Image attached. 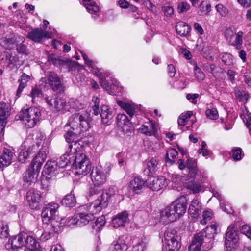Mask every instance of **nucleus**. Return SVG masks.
<instances>
[{
    "instance_id": "1",
    "label": "nucleus",
    "mask_w": 251,
    "mask_h": 251,
    "mask_svg": "<svg viewBox=\"0 0 251 251\" xmlns=\"http://www.w3.org/2000/svg\"><path fill=\"white\" fill-rule=\"evenodd\" d=\"M108 205V196L107 194H103L99 197L90 205H84L80 206L77 214V225L84 226L94 219V214L101 211L106 208Z\"/></svg>"
},
{
    "instance_id": "51",
    "label": "nucleus",
    "mask_w": 251,
    "mask_h": 251,
    "mask_svg": "<svg viewBox=\"0 0 251 251\" xmlns=\"http://www.w3.org/2000/svg\"><path fill=\"white\" fill-rule=\"evenodd\" d=\"M243 113L241 114L240 117L245 124H251V114L248 112L245 106L242 108Z\"/></svg>"
},
{
    "instance_id": "48",
    "label": "nucleus",
    "mask_w": 251,
    "mask_h": 251,
    "mask_svg": "<svg viewBox=\"0 0 251 251\" xmlns=\"http://www.w3.org/2000/svg\"><path fill=\"white\" fill-rule=\"evenodd\" d=\"M69 156H70V155H68V154L66 152V153L60 156L58 161H57L59 165V168H64L67 166L68 163L70 159V158H68Z\"/></svg>"
},
{
    "instance_id": "50",
    "label": "nucleus",
    "mask_w": 251,
    "mask_h": 251,
    "mask_svg": "<svg viewBox=\"0 0 251 251\" xmlns=\"http://www.w3.org/2000/svg\"><path fill=\"white\" fill-rule=\"evenodd\" d=\"M31 96L32 97V101L35 102V101H38L39 98H41L43 96L42 92L37 88H34L32 90L31 93Z\"/></svg>"
},
{
    "instance_id": "41",
    "label": "nucleus",
    "mask_w": 251,
    "mask_h": 251,
    "mask_svg": "<svg viewBox=\"0 0 251 251\" xmlns=\"http://www.w3.org/2000/svg\"><path fill=\"white\" fill-rule=\"evenodd\" d=\"M192 115L193 112L191 111L181 113L177 120L178 125L180 126H184Z\"/></svg>"
},
{
    "instance_id": "14",
    "label": "nucleus",
    "mask_w": 251,
    "mask_h": 251,
    "mask_svg": "<svg viewBox=\"0 0 251 251\" xmlns=\"http://www.w3.org/2000/svg\"><path fill=\"white\" fill-rule=\"evenodd\" d=\"M117 125L119 129L126 136L129 137L133 134L134 127L126 114H120L118 115Z\"/></svg>"
},
{
    "instance_id": "23",
    "label": "nucleus",
    "mask_w": 251,
    "mask_h": 251,
    "mask_svg": "<svg viewBox=\"0 0 251 251\" xmlns=\"http://www.w3.org/2000/svg\"><path fill=\"white\" fill-rule=\"evenodd\" d=\"M146 186V182L140 176H136L131 179L129 187L136 194H139Z\"/></svg>"
},
{
    "instance_id": "24",
    "label": "nucleus",
    "mask_w": 251,
    "mask_h": 251,
    "mask_svg": "<svg viewBox=\"0 0 251 251\" xmlns=\"http://www.w3.org/2000/svg\"><path fill=\"white\" fill-rule=\"evenodd\" d=\"M100 116L102 123L105 125H110L113 121L112 110L107 105H103L101 107Z\"/></svg>"
},
{
    "instance_id": "27",
    "label": "nucleus",
    "mask_w": 251,
    "mask_h": 251,
    "mask_svg": "<svg viewBox=\"0 0 251 251\" xmlns=\"http://www.w3.org/2000/svg\"><path fill=\"white\" fill-rule=\"evenodd\" d=\"M201 206L198 198H195L192 201L190 205L188 212L191 216L194 218H197L201 213Z\"/></svg>"
},
{
    "instance_id": "49",
    "label": "nucleus",
    "mask_w": 251,
    "mask_h": 251,
    "mask_svg": "<svg viewBox=\"0 0 251 251\" xmlns=\"http://www.w3.org/2000/svg\"><path fill=\"white\" fill-rule=\"evenodd\" d=\"M199 10L202 15L208 14L211 11V5L204 1H202L199 6Z\"/></svg>"
},
{
    "instance_id": "31",
    "label": "nucleus",
    "mask_w": 251,
    "mask_h": 251,
    "mask_svg": "<svg viewBox=\"0 0 251 251\" xmlns=\"http://www.w3.org/2000/svg\"><path fill=\"white\" fill-rule=\"evenodd\" d=\"M127 244L122 239H119L117 242H113L110 245V251H126L127 250Z\"/></svg>"
},
{
    "instance_id": "21",
    "label": "nucleus",
    "mask_w": 251,
    "mask_h": 251,
    "mask_svg": "<svg viewBox=\"0 0 251 251\" xmlns=\"http://www.w3.org/2000/svg\"><path fill=\"white\" fill-rule=\"evenodd\" d=\"M51 37L50 34L41 28H35L29 32L27 38L36 43H40L44 38Z\"/></svg>"
},
{
    "instance_id": "55",
    "label": "nucleus",
    "mask_w": 251,
    "mask_h": 251,
    "mask_svg": "<svg viewBox=\"0 0 251 251\" xmlns=\"http://www.w3.org/2000/svg\"><path fill=\"white\" fill-rule=\"evenodd\" d=\"M190 8V5L186 2H181L178 4L177 11L179 13H182L188 11Z\"/></svg>"
},
{
    "instance_id": "58",
    "label": "nucleus",
    "mask_w": 251,
    "mask_h": 251,
    "mask_svg": "<svg viewBox=\"0 0 251 251\" xmlns=\"http://www.w3.org/2000/svg\"><path fill=\"white\" fill-rule=\"evenodd\" d=\"M143 4L152 13H157V11L156 6L149 0H143Z\"/></svg>"
},
{
    "instance_id": "45",
    "label": "nucleus",
    "mask_w": 251,
    "mask_h": 251,
    "mask_svg": "<svg viewBox=\"0 0 251 251\" xmlns=\"http://www.w3.org/2000/svg\"><path fill=\"white\" fill-rule=\"evenodd\" d=\"M63 220L64 219H61V222L58 221L56 220V217L51 220V226L55 232H58L62 230L65 224Z\"/></svg>"
},
{
    "instance_id": "52",
    "label": "nucleus",
    "mask_w": 251,
    "mask_h": 251,
    "mask_svg": "<svg viewBox=\"0 0 251 251\" xmlns=\"http://www.w3.org/2000/svg\"><path fill=\"white\" fill-rule=\"evenodd\" d=\"M137 240L133 245L132 251H144L146 247V243L139 239H137Z\"/></svg>"
},
{
    "instance_id": "56",
    "label": "nucleus",
    "mask_w": 251,
    "mask_h": 251,
    "mask_svg": "<svg viewBox=\"0 0 251 251\" xmlns=\"http://www.w3.org/2000/svg\"><path fill=\"white\" fill-rule=\"evenodd\" d=\"M212 216V212L210 211H204L202 213L203 218L201 220V223L202 225H206L207 221H209L211 219Z\"/></svg>"
},
{
    "instance_id": "34",
    "label": "nucleus",
    "mask_w": 251,
    "mask_h": 251,
    "mask_svg": "<svg viewBox=\"0 0 251 251\" xmlns=\"http://www.w3.org/2000/svg\"><path fill=\"white\" fill-rule=\"evenodd\" d=\"M117 104L123 109L131 118L133 117L135 109L134 104L120 100L117 101Z\"/></svg>"
},
{
    "instance_id": "38",
    "label": "nucleus",
    "mask_w": 251,
    "mask_h": 251,
    "mask_svg": "<svg viewBox=\"0 0 251 251\" xmlns=\"http://www.w3.org/2000/svg\"><path fill=\"white\" fill-rule=\"evenodd\" d=\"M15 40L12 34L7 35L3 40V46L6 50H11L14 48Z\"/></svg>"
},
{
    "instance_id": "42",
    "label": "nucleus",
    "mask_w": 251,
    "mask_h": 251,
    "mask_svg": "<svg viewBox=\"0 0 251 251\" xmlns=\"http://www.w3.org/2000/svg\"><path fill=\"white\" fill-rule=\"evenodd\" d=\"M243 34V32L241 31L235 33L232 46H234L237 50H240L242 47Z\"/></svg>"
},
{
    "instance_id": "29",
    "label": "nucleus",
    "mask_w": 251,
    "mask_h": 251,
    "mask_svg": "<svg viewBox=\"0 0 251 251\" xmlns=\"http://www.w3.org/2000/svg\"><path fill=\"white\" fill-rule=\"evenodd\" d=\"M30 79V76L25 73H23L22 75L20 76L18 81L19 83V85L17 90L16 95L17 98H19L24 88L27 86V84Z\"/></svg>"
},
{
    "instance_id": "18",
    "label": "nucleus",
    "mask_w": 251,
    "mask_h": 251,
    "mask_svg": "<svg viewBox=\"0 0 251 251\" xmlns=\"http://www.w3.org/2000/svg\"><path fill=\"white\" fill-rule=\"evenodd\" d=\"M41 198L40 192L34 189L29 190L26 194V199L32 209L39 208Z\"/></svg>"
},
{
    "instance_id": "37",
    "label": "nucleus",
    "mask_w": 251,
    "mask_h": 251,
    "mask_svg": "<svg viewBox=\"0 0 251 251\" xmlns=\"http://www.w3.org/2000/svg\"><path fill=\"white\" fill-rule=\"evenodd\" d=\"M49 60L50 63H52L54 66L60 67L62 65H67L69 66L71 65L73 66L75 63V62H71L70 60L68 61H64L61 59L56 58L55 57H53L52 56H50L49 57Z\"/></svg>"
},
{
    "instance_id": "61",
    "label": "nucleus",
    "mask_w": 251,
    "mask_h": 251,
    "mask_svg": "<svg viewBox=\"0 0 251 251\" xmlns=\"http://www.w3.org/2000/svg\"><path fill=\"white\" fill-rule=\"evenodd\" d=\"M233 158L235 160H239L242 158L241 149L236 148L232 151V154Z\"/></svg>"
},
{
    "instance_id": "16",
    "label": "nucleus",
    "mask_w": 251,
    "mask_h": 251,
    "mask_svg": "<svg viewBox=\"0 0 251 251\" xmlns=\"http://www.w3.org/2000/svg\"><path fill=\"white\" fill-rule=\"evenodd\" d=\"M146 182V186L152 191H157L165 188L168 184L169 180L164 176L158 177H151Z\"/></svg>"
},
{
    "instance_id": "13",
    "label": "nucleus",
    "mask_w": 251,
    "mask_h": 251,
    "mask_svg": "<svg viewBox=\"0 0 251 251\" xmlns=\"http://www.w3.org/2000/svg\"><path fill=\"white\" fill-rule=\"evenodd\" d=\"M31 233L30 231L29 232H21L18 235L11 237L9 240L8 243L11 245V248L13 249L30 246L29 242L31 240L30 239L34 238L30 235Z\"/></svg>"
},
{
    "instance_id": "40",
    "label": "nucleus",
    "mask_w": 251,
    "mask_h": 251,
    "mask_svg": "<svg viewBox=\"0 0 251 251\" xmlns=\"http://www.w3.org/2000/svg\"><path fill=\"white\" fill-rule=\"evenodd\" d=\"M185 187L192 191L194 193H199L201 190V184L194 180L186 182Z\"/></svg>"
},
{
    "instance_id": "5",
    "label": "nucleus",
    "mask_w": 251,
    "mask_h": 251,
    "mask_svg": "<svg viewBox=\"0 0 251 251\" xmlns=\"http://www.w3.org/2000/svg\"><path fill=\"white\" fill-rule=\"evenodd\" d=\"M91 121L90 113L82 111L73 114L69 118L68 124L72 130L84 132L90 127Z\"/></svg>"
},
{
    "instance_id": "35",
    "label": "nucleus",
    "mask_w": 251,
    "mask_h": 251,
    "mask_svg": "<svg viewBox=\"0 0 251 251\" xmlns=\"http://www.w3.org/2000/svg\"><path fill=\"white\" fill-rule=\"evenodd\" d=\"M83 5L87 10L91 14L96 13L99 11V6L94 0H82Z\"/></svg>"
},
{
    "instance_id": "43",
    "label": "nucleus",
    "mask_w": 251,
    "mask_h": 251,
    "mask_svg": "<svg viewBox=\"0 0 251 251\" xmlns=\"http://www.w3.org/2000/svg\"><path fill=\"white\" fill-rule=\"evenodd\" d=\"M105 223V216H101L98 218L96 221L92 224V227L96 232L99 231L104 226Z\"/></svg>"
},
{
    "instance_id": "60",
    "label": "nucleus",
    "mask_w": 251,
    "mask_h": 251,
    "mask_svg": "<svg viewBox=\"0 0 251 251\" xmlns=\"http://www.w3.org/2000/svg\"><path fill=\"white\" fill-rule=\"evenodd\" d=\"M195 74L196 77L199 80H202L205 77L204 74L201 71V69L199 68L197 65H195L194 67Z\"/></svg>"
},
{
    "instance_id": "32",
    "label": "nucleus",
    "mask_w": 251,
    "mask_h": 251,
    "mask_svg": "<svg viewBox=\"0 0 251 251\" xmlns=\"http://www.w3.org/2000/svg\"><path fill=\"white\" fill-rule=\"evenodd\" d=\"M73 130L68 131L65 135L66 141L69 144L74 143V142L80 141L79 134L82 132L77 130Z\"/></svg>"
},
{
    "instance_id": "6",
    "label": "nucleus",
    "mask_w": 251,
    "mask_h": 251,
    "mask_svg": "<svg viewBox=\"0 0 251 251\" xmlns=\"http://www.w3.org/2000/svg\"><path fill=\"white\" fill-rule=\"evenodd\" d=\"M212 229L207 230V227L206 228L204 231L199 232L196 235L194 239L189 246V250L190 251H200L201 246H202L203 248L206 246L208 244L207 249L211 248V245L209 244L212 240L214 234L216 233L215 231H212Z\"/></svg>"
},
{
    "instance_id": "20",
    "label": "nucleus",
    "mask_w": 251,
    "mask_h": 251,
    "mask_svg": "<svg viewBox=\"0 0 251 251\" xmlns=\"http://www.w3.org/2000/svg\"><path fill=\"white\" fill-rule=\"evenodd\" d=\"M100 85L110 94H113V90L116 84V81L112 80L108 74L100 73L99 74Z\"/></svg>"
},
{
    "instance_id": "54",
    "label": "nucleus",
    "mask_w": 251,
    "mask_h": 251,
    "mask_svg": "<svg viewBox=\"0 0 251 251\" xmlns=\"http://www.w3.org/2000/svg\"><path fill=\"white\" fill-rule=\"evenodd\" d=\"M235 32L231 29H227L225 32V37L227 42L231 45H232Z\"/></svg>"
},
{
    "instance_id": "7",
    "label": "nucleus",
    "mask_w": 251,
    "mask_h": 251,
    "mask_svg": "<svg viewBox=\"0 0 251 251\" xmlns=\"http://www.w3.org/2000/svg\"><path fill=\"white\" fill-rule=\"evenodd\" d=\"M41 116L40 110L35 107L23 108L19 115L20 119L26 128L35 126Z\"/></svg>"
},
{
    "instance_id": "10",
    "label": "nucleus",
    "mask_w": 251,
    "mask_h": 251,
    "mask_svg": "<svg viewBox=\"0 0 251 251\" xmlns=\"http://www.w3.org/2000/svg\"><path fill=\"white\" fill-rule=\"evenodd\" d=\"M179 237L176 230H168L164 234L163 249L165 251H178L181 247Z\"/></svg>"
},
{
    "instance_id": "33",
    "label": "nucleus",
    "mask_w": 251,
    "mask_h": 251,
    "mask_svg": "<svg viewBox=\"0 0 251 251\" xmlns=\"http://www.w3.org/2000/svg\"><path fill=\"white\" fill-rule=\"evenodd\" d=\"M159 161L155 157H152L147 161V169L149 175H152L155 174L158 169Z\"/></svg>"
},
{
    "instance_id": "22",
    "label": "nucleus",
    "mask_w": 251,
    "mask_h": 251,
    "mask_svg": "<svg viewBox=\"0 0 251 251\" xmlns=\"http://www.w3.org/2000/svg\"><path fill=\"white\" fill-rule=\"evenodd\" d=\"M128 214L126 211L121 212L113 218L112 224L113 227L118 228L121 226H125L126 223L128 222Z\"/></svg>"
},
{
    "instance_id": "36",
    "label": "nucleus",
    "mask_w": 251,
    "mask_h": 251,
    "mask_svg": "<svg viewBox=\"0 0 251 251\" xmlns=\"http://www.w3.org/2000/svg\"><path fill=\"white\" fill-rule=\"evenodd\" d=\"M62 205L66 207H72L75 205L76 199L74 194L70 193L65 196L61 201Z\"/></svg>"
},
{
    "instance_id": "3",
    "label": "nucleus",
    "mask_w": 251,
    "mask_h": 251,
    "mask_svg": "<svg viewBox=\"0 0 251 251\" xmlns=\"http://www.w3.org/2000/svg\"><path fill=\"white\" fill-rule=\"evenodd\" d=\"M82 148L80 141L74 142L69 145L66 153L68 155H75V161L73 165L77 170V173L79 175H86L91 170V166L89 161L85 154L78 153Z\"/></svg>"
},
{
    "instance_id": "28",
    "label": "nucleus",
    "mask_w": 251,
    "mask_h": 251,
    "mask_svg": "<svg viewBox=\"0 0 251 251\" xmlns=\"http://www.w3.org/2000/svg\"><path fill=\"white\" fill-rule=\"evenodd\" d=\"M176 30L177 33L180 36L185 37L190 33L191 28L188 24L180 21L176 23Z\"/></svg>"
},
{
    "instance_id": "17",
    "label": "nucleus",
    "mask_w": 251,
    "mask_h": 251,
    "mask_svg": "<svg viewBox=\"0 0 251 251\" xmlns=\"http://www.w3.org/2000/svg\"><path fill=\"white\" fill-rule=\"evenodd\" d=\"M58 208L59 205L56 203H50L46 205L41 213L43 221L47 223L55 218Z\"/></svg>"
},
{
    "instance_id": "44",
    "label": "nucleus",
    "mask_w": 251,
    "mask_h": 251,
    "mask_svg": "<svg viewBox=\"0 0 251 251\" xmlns=\"http://www.w3.org/2000/svg\"><path fill=\"white\" fill-rule=\"evenodd\" d=\"M9 236V227L4 222H0V238L4 239Z\"/></svg>"
},
{
    "instance_id": "25",
    "label": "nucleus",
    "mask_w": 251,
    "mask_h": 251,
    "mask_svg": "<svg viewBox=\"0 0 251 251\" xmlns=\"http://www.w3.org/2000/svg\"><path fill=\"white\" fill-rule=\"evenodd\" d=\"M14 157V153L7 148H4L0 156V168L8 166L11 162Z\"/></svg>"
},
{
    "instance_id": "26",
    "label": "nucleus",
    "mask_w": 251,
    "mask_h": 251,
    "mask_svg": "<svg viewBox=\"0 0 251 251\" xmlns=\"http://www.w3.org/2000/svg\"><path fill=\"white\" fill-rule=\"evenodd\" d=\"M139 130L147 136L154 135L157 132V126L153 121H150L149 126L142 125L140 127Z\"/></svg>"
},
{
    "instance_id": "63",
    "label": "nucleus",
    "mask_w": 251,
    "mask_h": 251,
    "mask_svg": "<svg viewBox=\"0 0 251 251\" xmlns=\"http://www.w3.org/2000/svg\"><path fill=\"white\" fill-rule=\"evenodd\" d=\"M235 95L236 97L238 98L239 100L245 101V102H247L248 95L244 94L243 95L242 92L239 89L235 90Z\"/></svg>"
},
{
    "instance_id": "15",
    "label": "nucleus",
    "mask_w": 251,
    "mask_h": 251,
    "mask_svg": "<svg viewBox=\"0 0 251 251\" xmlns=\"http://www.w3.org/2000/svg\"><path fill=\"white\" fill-rule=\"evenodd\" d=\"M225 246L230 250L235 247L239 240L238 228L234 225H231L228 227L225 236Z\"/></svg>"
},
{
    "instance_id": "62",
    "label": "nucleus",
    "mask_w": 251,
    "mask_h": 251,
    "mask_svg": "<svg viewBox=\"0 0 251 251\" xmlns=\"http://www.w3.org/2000/svg\"><path fill=\"white\" fill-rule=\"evenodd\" d=\"M17 50L18 53L25 55L28 54V51L26 46L23 44H20L17 47Z\"/></svg>"
},
{
    "instance_id": "12",
    "label": "nucleus",
    "mask_w": 251,
    "mask_h": 251,
    "mask_svg": "<svg viewBox=\"0 0 251 251\" xmlns=\"http://www.w3.org/2000/svg\"><path fill=\"white\" fill-rule=\"evenodd\" d=\"M37 146L35 144L32 137H28L21 145L19 153L18 159L20 162L25 163L29 155L35 151Z\"/></svg>"
},
{
    "instance_id": "2",
    "label": "nucleus",
    "mask_w": 251,
    "mask_h": 251,
    "mask_svg": "<svg viewBox=\"0 0 251 251\" xmlns=\"http://www.w3.org/2000/svg\"><path fill=\"white\" fill-rule=\"evenodd\" d=\"M187 202V199L185 196L177 198L161 211V219L167 222H173L178 219L186 212Z\"/></svg>"
},
{
    "instance_id": "53",
    "label": "nucleus",
    "mask_w": 251,
    "mask_h": 251,
    "mask_svg": "<svg viewBox=\"0 0 251 251\" xmlns=\"http://www.w3.org/2000/svg\"><path fill=\"white\" fill-rule=\"evenodd\" d=\"M207 117L211 120H216L218 118V113L216 108L208 109L205 111Z\"/></svg>"
},
{
    "instance_id": "59",
    "label": "nucleus",
    "mask_w": 251,
    "mask_h": 251,
    "mask_svg": "<svg viewBox=\"0 0 251 251\" xmlns=\"http://www.w3.org/2000/svg\"><path fill=\"white\" fill-rule=\"evenodd\" d=\"M54 236V233L49 230L44 231L40 236V240L42 241H46L52 238Z\"/></svg>"
},
{
    "instance_id": "57",
    "label": "nucleus",
    "mask_w": 251,
    "mask_h": 251,
    "mask_svg": "<svg viewBox=\"0 0 251 251\" xmlns=\"http://www.w3.org/2000/svg\"><path fill=\"white\" fill-rule=\"evenodd\" d=\"M217 12L222 16H226L228 13V9L222 4H219L216 6Z\"/></svg>"
},
{
    "instance_id": "9",
    "label": "nucleus",
    "mask_w": 251,
    "mask_h": 251,
    "mask_svg": "<svg viewBox=\"0 0 251 251\" xmlns=\"http://www.w3.org/2000/svg\"><path fill=\"white\" fill-rule=\"evenodd\" d=\"M45 100L48 105L56 112L64 113L67 111H71L72 109L75 108L73 100L67 101L66 100L60 97H47Z\"/></svg>"
},
{
    "instance_id": "30",
    "label": "nucleus",
    "mask_w": 251,
    "mask_h": 251,
    "mask_svg": "<svg viewBox=\"0 0 251 251\" xmlns=\"http://www.w3.org/2000/svg\"><path fill=\"white\" fill-rule=\"evenodd\" d=\"M59 168L58 162L55 160L48 161L44 166L45 172L49 175L56 174Z\"/></svg>"
},
{
    "instance_id": "4",
    "label": "nucleus",
    "mask_w": 251,
    "mask_h": 251,
    "mask_svg": "<svg viewBox=\"0 0 251 251\" xmlns=\"http://www.w3.org/2000/svg\"><path fill=\"white\" fill-rule=\"evenodd\" d=\"M46 158V154L44 151H40L34 158L28 169L25 172L24 176L25 185L28 186L35 184L38 173Z\"/></svg>"
},
{
    "instance_id": "46",
    "label": "nucleus",
    "mask_w": 251,
    "mask_h": 251,
    "mask_svg": "<svg viewBox=\"0 0 251 251\" xmlns=\"http://www.w3.org/2000/svg\"><path fill=\"white\" fill-rule=\"evenodd\" d=\"M222 62L227 66L233 64V56L229 53H223L221 54Z\"/></svg>"
},
{
    "instance_id": "64",
    "label": "nucleus",
    "mask_w": 251,
    "mask_h": 251,
    "mask_svg": "<svg viewBox=\"0 0 251 251\" xmlns=\"http://www.w3.org/2000/svg\"><path fill=\"white\" fill-rule=\"evenodd\" d=\"M241 231L251 240V228L248 225H243L241 228Z\"/></svg>"
},
{
    "instance_id": "8",
    "label": "nucleus",
    "mask_w": 251,
    "mask_h": 251,
    "mask_svg": "<svg viewBox=\"0 0 251 251\" xmlns=\"http://www.w3.org/2000/svg\"><path fill=\"white\" fill-rule=\"evenodd\" d=\"M112 169L110 163H106L103 166L94 167L90 174L91 179L95 186H100L107 181Z\"/></svg>"
},
{
    "instance_id": "19",
    "label": "nucleus",
    "mask_w": 251,
    "mask_h": 251,
    "mask_svg": "<svg viewBox=\"0 0 251 251\" xmlns=\"http://www.w3.org/2000/svg\"><path fill=\"white\" fill-rule=\"evenodd\" d=\"M186 166L189 170V175L190 177L192 178L197 177V179L201 182L204 181L205 174L204 172H201L197 170V162L195 160L188 159Z\"/></svg>"
},
{
    "instance_id": "47",
    "label": "nucleus",
    "mask_w": 251,
    "mask_h": 251,
    "mask_svg": "<svg viewBox=\"0 0 251 251\" xmlns=\"http://www.w3.org/2000/svg\"><path fill=\"white\" fill-rule=\"evenodd\" d=\"M29 241L30 246H26L29 251H41V249L39 243L34 238L31 239Z\"/></svg>"
},
{
    "instance_id": "39",
    "label": "nucleus",
    "mask_w": 251,
    "mask_h": 251,
    "mask_svg": "<svg viewBox=\"0 0 251 251\" xmlns=\"http://www.w3.org/2000/svg\"><path fill=\"white\" fill-rule=\"evenodd\" d=\"M178 155L177 151L174 148L167 149L165 155V160L167 162L173 164L175 162L176 156Z\"/></svg>"
},
{
    "instance_id": "11",
    "label": "nucleus",
    "mask_w": 251,
    "mask_h": 251,
    "mask_svg": "<svg viewBox=\"0 0 251 251\" xmlns=\"http://www.w3.org/2000/svg\"><path fill=\"white\" fill-rule=\"evenodd\" d=\"M48 84L52 90L56 93H62L64 91V87L62 80L58 75L54 72H48L46 77L42 78L40 82Z\"/></svg>"
}]
</instances>
